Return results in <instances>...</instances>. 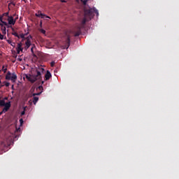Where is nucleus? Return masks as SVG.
Returning a JSON list of instances; mask_svg holds the SVG:
<instances>
[{
    "mask_svg": "<svg viewBox=\"0 0 179 179\" xmlns=\"http://www.w3.org/2000/svg\"><path fill=\"white\" fill-rule=\"evenodd\" d=\"M94 13L96 14V16H99V10L96 8H90L85 10L84 11V17L82 20L80 24L76 27V30L74 31L75 37H79L80 34H82V29H85V25L87 22L92 20L94 17Z\"/></svg>",
    "mask_w": 179,
    "mask_h": 179,
    "instance_id": "1",
    "label": "nucleus"
},
{
    "mask_svg": "<svg viewBox=\"0 0 179 179\" xmlns=\"http://www.w3.org/2000/svg\"><path fill=\"white\" fill-rule=\"evenodd\" d=\"M36 75H30V74H26L25 78L29 80V82H31V83H34V82H36V80H41L43 78L41 77V75L43 73H45V69L43 68V66H38L36 69Z\"/></svg>",
    "mask_w": 179,
    "mask_h": 179,
    "instance_id": "2",
    "label": "nucleus"
},
{
    "mask_svg": "<svg viewBox=\"0 0 179 179\" xmlns=\"http://www.w3.org/2000/svg\"><path fill=\"white\" fill-rule=\"evenodd\" d=\"M6 80H11L13 83H15V82L17 80V76L16 75V73H10V71H8L6 75Z\"/></svg>",
    "mask_w": 179,
    "mask_h": 179,
    "instance_id": "3",
    "label": "nucleus"
},
{
    "mask_svg": "<svg viewBox=\"0 0 179 179\" xmlns=\"http://www.w3.org/2000/svg\"><path fill=\"white\" fill-rule=\"evenodd\" d=\"M41 94V92L39 93H34L32 94V96H34V99H33V103L34 104V106H36V104H37V101H38V96H40Z\"/></svg>",
    "mask_w": 179,
    "mask_h": 179,
    "instance_id": "4",
    "label": "nucleus"
},
{
    "mask_svg": "<svg viewBox=\"0 0 179 179\" xmlns=\"http://www.w3.org/2000/svg\"><path fill=\"white\" fill-rule=\"evenodd\" d=\"M35 16H36V17H41V19H44L45 17H47L48 19H50L49 16H47L45 14H43L41 11H38L37 13H36Z\"/></svg>",
    "mask_w": 179,
    "mask_h": 179,
    "instance_id": "5",
    "label": "nucleus"
},
{
    "mask_svg": "<svg viewBox=\"0 0 179 179\" xmlns=\"http://www.w3.org/2000/svg\"><path fill=\"white\" fill-rule=\"evenodd\" d=\"M69 45H71V36L69 35H67L66 39V45L64 48H66V50H68L69 48Z\"/></svg>",
    "mask_w": 179,
    "mask_h": 179,
    "instance_id": "6",
    "label": "nucleus"
},
{
    "mask_svg": "<svg viewBox=\"0 0 179 179\" xmlns=\"http://www.w3.org/2000/svg\"><path fill=\"white\" fill-rule=\"evenodd\" d=\"M3 113H6L8 111L9 108H10V101H8L7 103H6V104L3 106Z\"/></svg>",
    "mask_w": 179,
    "mask_h": 179,
    "instance_id": "7",
    "label": "nucleus"
},
{
    "mask_svg": "<svg viewBox=\"0 0 179 179\" xmlns=\"http://www.w3.org/2000/svg\"><path fill=\"white\" fill-rule=\"evenodd\" d=\"M8 24H13V26L15 25V23H16V20H14L13 16H8Z\"/></svg>",
    "mask_w": 179,
    "mask_h": 179,
    "instance_id": "8",
    "label": "nucleus"
},
{
    "mask_svg": "<svg viewBox=\"0 0 179 179\" xmlns=\"http://www.w3.org/2000/svg\"><path fill=\"white\" fill-rule=\"evenodd\" d=\"M22 45H23V43L22 42L17 43V54H20V51L23 52V48H22Z\"/></svg>",
    "mask_w": 179,
    "mask_h": 179,
    "instance_id": "9",
    "label": "nucleus"
},
{
    "mask_svg": "<svg viewBox=\"0 0 179 179\" xmlns=\"http://www.w3.org/2000/svg\"><path fill=\"white\" fill-rule=\"evenodd\" d=\"M52 77V75H51V73L50 72V71L48 70L45 75V80H50V79H51Z\"/></svg>",
    "mask_w": 179,
    "mask_h": 179,
    "instance_id": "10",
    "label": "nucleus"
},
{
    "mask_svg": "<svg viewBox=\"0 0 179 179\" xmlns=\"http://www.w3.org/2000/svg\"><path fill=\"white\" fill-rule=\"evenodd\" d=\"M11 34L13 36H15V37H17V38H20V36L17 34V32H15V29L12 28V33Z\"/></svg>",
    "mask_w": 179,
    "mask_h": 179,
    "instance_id": "11",
    "label": "nucleus"
},
{
    "mask_svg": "<svg viewBox=\"0 0 179 179\" xmlns=\"http://www.w3.org/2000/svg\"><path fill=\"white\" fill-rule=\"evenodd\" d=\"M6 104L4 99H0V107H3Z\"/></svg>",
    "mask_w": 179,
    "mask_h": 179,
    "instance_id": "12",
    "label": "nucleus"
},
{
    "mask_svg": "<svg viewBox=\"0 0 179 179\" xmlns=\"http://www.w3.org/2000/svg\"><path fill=\"white\" fill-rule=\"evenodd\" d=\"M7 43L10 44L12 47L15 48V43L12 42V40H7Z\"/></svg>",
    "mask_w": 179,
    "mask_h": 179,
    "instance_id": "13",
    "label": "nucleus"
},
{
    "mask_svg": "<svg viewBox=\"0 0 179 179\" xmlns=\"http://www.w3.org/2000/svg\"><path fill=\"white\" fill-rule=\"evenodd\" d=\"M2 34H6V27H3V28L1 29Z\"/></svg>",
    "mask_w": 179,
    "mask_h": 179,
    "instance_id": "14",
    "label": "nucleus"
},
{
    "mask_svg": "<svg viewBox=\"0 0 179 179\" xmlns=\"http://www.w3.org/2000/svg\"><path fill=\"white\" fill-rule=\"evenodd\" d=\"M31 45V43H27L25 42V49L26 50H28V48H29Z\"/></svg>",
    "mask_w": 179,
    "mask_h": 179,
    "instance_id": "15",
    "label": "nucleus"
},
{
    "mask_svg": "<svg viewBox=\"0 0 179 179\" xmlns=\"http://www.w3.org/2000/svg\"><path fill=\"white\" fill-rule=\"evenodd\" d=\"M1 71H3V72L4 73H6V71H8V69L7 68H5V66H2V69H1Z\"/></svg>",
    "mask_w": 179,
    "mask_h": 179,
    "instance_id": "16",
    "label": "nucleus"
},
{
    "mask_svg": "<svg viewBox=\"0 0 179 179\" xmlns=\"http://www.w3.org/2000/svg\"><path fill=\"white\" fill-rule=\"evenodd\" d=\"M27 34H21L20 36V38H22L23 40H24L26 38L24 37V36H27Z\"/></svg>",
    "mask_w": 179,
    "mask_h": 179,
    "instance_id": "17",
    "label": "nucleus"
},
{
    "mask_svg": "<svg viewBox=\"0 0 179 179\" xmlns=\"http://www.w3.org/2000/svg\"><path fill=\"white\" fill-rule=\"evenodd\" d=\"M34 48H36V45H33V47L31 48V52H32V54H34Z\"/></svg>",
    "mask_w": 179,
    "mask_h": 179,
    "instance_id": "18",
    "label": "nucleus"
},
{
    "mask_svg": "<svg viewBox=\"0 0 179 179\" xmlns=\"http://www.w3.org/2000/svg\"><path fill=\"white\" fill-rule=\"evenodd\" d=\"M25 38H26V40H31V38H33V37L31 36V35H29V36H27Z\"/></svg>",
    "mask_w": 179,
    "mask_h": 179,
    "instance_id": "19",
    "label": "nucleus"
},
{
    "mask_svg": "<svg viewBox=\"0 0 179 179\" xmlns=\"http://www.w3.org/2000/svg\"><path fill=\"white\" fill-rule=\"evenodd\" d=\"M41 33H42V34H45V30L44 29H40Z\"/></svg>",
    "mask_w": 179,
    "mask_h": 179,
    "instance_id": "20",
    "label": "nucleus"
},
{
    "mask_svg": "<svg viewBox=\"0 0 179 179\" xmlns=\"http://www.w3.org/2000/svg\"><path fill=\"white\" fill-rule=\"evenodd\" d=\"M2 24H4V26H8V22H5V21H3L1 22Z\"/></svg>",
    "mask_w": 179,
    "mask_h": 179,
    "instance_id": "21",
    "label": "nucleus"
},
{
    "mask_svg": "<svg viewBox=\"0 0 179 179\" xmlns=\"http://www.w3.org/2000/svg\"><path fill=\"white\" fill-rule=\"evenodd\" d=\"M54 65H55V62H51L50 63V66H54Z\"/></svg>",
    "mask_w": 179,
    "mask_h": 179,
    "instance_id": "22",
    "label": "nucleus"
},
{
    "mask_svg": "<svg viewBox=\"0 0 179 179\" xmlns=\"http://www.w3.org/2000/svg\"><path fill=\"white\" fill-rule=\"evenodd\" d=\"M10 85V83H5V86H6V87H9Z\"/></svg>",
    "mask_w": 179,
    "mask_h": 179,
    "instance_id": "23",
    "label": "nucleus"
},
{
    "mask_svg": "<svg viewBox=\"0 0 179 179\" xmlns=\"http://www.w3.org/2000/svg\"><path fill=\"white\" fill-rule=\"evenodd\" d=\"M28 44H31V40H27V41L25 42Z\"/></svg>",
    "mask_w": 179,
    "mask_h": 179,
    "instance_id": "24",
    "label": "nucleus"
},
{
    "mask_svg": "<svg viewBox=\"0 0 179 179\" xmlns=\"http://www.w3.org/2000/svg\"><path fill=\"white\" fill-rule=\"evenodd\" d=\"M17 61H20V62H22L23 59L20 57V56H19V57L17 58Z\"/></svg>",
    "mask_w": 179,
    "mask_h": 179,
    "instance_id": "25",
    "label": "nucleus"
},
{
    "mask_svg": "<svg viewBox=\"0 0 179 179\" xmlns=\"http://www.w3.org/2000/svg\"><path fill=\"white\" fill-rule=\"evenodd\" d=\"M0 40H3V35L0 33Z\"/></svg>",
    "mask_w": 179,
    "mask_h": 179,
    "instance_id": "26",
    "label": "nucleus"
},
{
    "mask_svg": "<svg viewBox=\"0 0 179 179\" xmlns=\"http://www.w3.org/2000/svg\"><path fill=\"white\" fill-rule=\"evenodd\" d=\"M0 22L2 23L3 22V17L0 16Z\"/></svg>",
    "mask_w": 179,
    "mask_h": 179,
    "instance_id": "27",
    "label": "nucleus"
},
{
    "mask_svg": "<svg viewBox=\"0 0 179 179\" xmlns=\"http://www.w3.org/2000/svg\"><path fill=\"white\" fill-rule=\"evenodd\" d=\"M24 114H26V111L24 109V110L21 113V115H24Z\"/></svg>",
    "mask_w": 179,
    "mask_h": 179,
    "instance_id": "28",
    "label": "nucleus"
},
{
    "mask_svg": "<svg viewBox=\"0 0 179 179\" xmlns=\"http://www.w3.org/2000/svg\"><path fill=\"white\" fill-rule=\"evenodd\" d=\"M83 5H86V3H87V0H84L83 1Z\"/></svg>",
    "mask_w": 179,
    "mask_h": 179,
    "instance_id": "29",
    "label": "nucleus"
},
{
    "mask_svg": "<svg viewBox=\"0 0 179 179\" xmlns=\"http://www.w3.org/2000/svg\"><path fill=\"white\" fill-rule=\"evenodd\" d=\"M38 89H39V90H43V87H42L41 85H40V86L38 87Z\"/></svg>",
    "mask_w": 179,
    "mask_h": 179,
    "instance_id": "30",
    "label": "nucleus"
},
{
    "mask_svg": "<svg viewBox=\"0 0 179 179\" xmlns=\"http://www.w3.org/2000/svg\"><path fill=\"white\" fill-rule=\"evenodd\" d=\"M20 124H21V125H22V124H23V119H20Z\"/></svg>",
    "mask_w": 179,
    "mask_h": 179,
    "instance_id": "31",
    "label": "nucleus"
},
{
    "mask_svg": "<svg viewBox=\"0 0 179 179\" xmlns=\"http://www.w3.org/2000/svg\"><path fill=\"white\" fill-rule=\"evenodd\" d=\"M60 1H62V3H66V1L65 0H60Z\"/></svg>",
    "mask_w": 179,
    "mask_h": 179,
    "instance_id": "32",
    "label": "nucleus"
},
{
    "mask_svg": "<svg viewBox=\"0 0 179 179\" xmlns=\"http://www.w3.org/2000/svg\"><path fill=\"white\" fill-rule=\"evenodd\" d=\"M13 58H17V55H14Z\"/></svg>",
    "mask_w": 179,
    "mask_h": 179,
    "instance_id": "33",
    "label": "nucleus"
},
{
    "mask_svg": "<svg viewBox=\"0 0 179 179\" xmlns=\"http://www.w3.org/2000/svg\"><path fill=\"white\" fill-rule=\"evenodd\" d=\"M17 19H19L18 16H17L14 20H15V22H16V20H17Z\"/></svg>",
    "mask_w": 179,
    "mask_h": 179,
    "instance_id": "34",
    "label": "nucleus"
},
{
    "mask_svg": "<svg viewBox=\"0 0 179 179\" xmlns=\"http://www.w3.org/2000/svg\"><path fill=\"white\" fill-rule=\"evenodd\" d=\"M0 26H1V29H3V27H5L3 26V24H2V23H1V25H0Z\"/></svg>",
    "mask_w": 179,
    "mask_h": 179,
    "instance_id": "35",
    "label": "nucleus"
},
{
    "mask_svg": "<svg viewBox=\"0 0 179 179\" xmlns=\"http://www.w3.org/2000/svg\"><path fill=\"white\" fill-rule=\"evenodd\" d=\"M2 114H3V110L1 112H0V115H2Z\"/></svg>",
    "mask_w": 179,
    "mask_h": 179,
    "instance_id": "36",
    "label": "nucleus"
},
{
    "mask_svg": "<svg viewBox=\"0 0 179 179\" xmlns=\"http://www.w3.org/2000/svg\"><path fill=\"white\" fill-rule=\"evenodd\" d=\"M42 24H43V22H40V26H42Z\"/></svg>",
    "mask_w": 179,
    "mask_h": 179,
    "instance_id": "37",
    "label": "nucleus"
},
{
    "mask_svg": "<svg viewBox=\"0 0 179 179\" xmlns=\"http://www.w3.org/2000/svg\"><path fill=\"white\" fill-rule=\"evenodd\" d=\"M6 16H9V13H6Z\"/></svg>",
    "mask_w": 179,
    "mask_h": 179,
    "instance_id": "38",
    "label": "nucleus"
},
{
    "mask_svg": "<svg viewBox=\"0 0 179 179\" xmlns=\"http://www.w3.org/2000/svg\"><path fill=\"white\" fill-rule=\"evenodd\" d=\"M4 100H8V97H5V98H4Z\"/></svg>",
    "mask_w": 179,
    "mask_h": 179,
    "instance_id": "39",
    "label": "nucleus"
},
{
    "mask_svg": "<svg viewBox=\"0 0 179 179\" xmlns=\"http://www.w3.org/2000/svg\"><path fill=\"white\" fill-rule=\"evenodd\" d=\"M41 84L43 85L44 84V81H41Z\"/></svg>",
    "mask_w": 179,
    "mask_h": 179,
    "instance_id": "40",
    "label": "nucleus"
},
{
    "mask_svg": "<svg viewBox=\"0 0 179 179\" xmlns=\"http://www.w3.org/2000/svg\"><path fill=\"white\" fill-rule=\"evenodd\" d=\"M12 3V5H13L15 6V3Z\"/></svg>",
    "mask_w": 179,
    "mask_h": 179,
    "instance_id": "41",
    "label": "nucleus"
},
{
    "mask_svg": "<svg viewBox=\"0 0 179 179\" xmlns=\"http://www.w3.org/2000/svg\"><path fill=\"white\" fill-rule=\"evenodd\" d=\"M1 24H2V23H0V26H1Z\"/></svg>",
    "mask_w": 179,
    "mask_h": 179,
    "instance_id": "42",
    "label": "nucleus"
},
{
    "mask_svg": "<svg viewBox=\"0 0 179 179\" xmlns=\"http://www.w3.org/2000/svg\"><path fill=\"white\" fill-rule=\"evenodd\" d=\"M0 84H1V81H0Z\"/></svg>",
    "mask_w": 179,
    "mask_h": 179,
    "instance_id": "43",
    "label": "nucleus"
}]
</instances>
